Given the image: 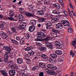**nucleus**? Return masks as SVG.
I'll return each mask as SVG.
<instances>
[{
	"label": "nucleus",
	"mask_w": 76,
	"mask_h": 76,
	"mask_svg": "<svg viewBox=\"0 0 76 76\" xmlns=\"http://www.w3.org/2000/svg\"><path fill=\"white\" fill-rule=\"evenodd\" d=\"M50 55L51 57L49 58V62L50 63H54L56 62L57 61L56 58L57 57V55L54 54H51Z\"/></svg>",
	"instance_id": "obj_1"
},
{
	"label": "nucleus",
	"mask_w": 76,
	"mask_h": 76,
	"mask_svg": "<svg viewBox=\"0 0 76 76\" xmlns=\"http://www.w3.org/2000/svg\"><path fill=\"white\" fill-rule=\"evenodd\" d=\"M22 23V25H20L18 27V28L22 31L25 30V27H26V24H27L26 22H23Z\"/></svg>",
	"instance_id": "obj_2"
},
{
	"label": "nucleus",
	"mask_w": 76,
	"mask_h": 76,
	"mask_svg": "<svg viewBox=\"0 0 76 76\" xmlns=\"http://www.w3.org/2000/svg\"><path fill=\"white\" fill-rule=\"evenodd\" d=\"M55 44L56 47H57L59 49H61L63 48V46L61 45V44L58 41H56L55 42Z\"/></svg>",
	"instance_id": "obj_3"
},
{
	"label": "nucleus",
	"mask_w": 76,
	"mask_h": 76,
	"mask_svg": "<svg viewBox=\"0 0 76 76\" xmlns=\"http://www.w3.org/2000/svg\"><path fill=\"white\" fill-rule=\"evenodd\" d=\"M37 35L40 36L41 38H45L47 35V32H38L37 33Z\"/></svg>",
	"instance_id": "obj_4"
},
{
	"label": "nucleus",
	"mask_w": 76,
	"mask_h": 76,
	"mask_svg": "<svg viewBox=\"0 0 76 76\" xmlns=\"http://www.w3.org/2000/svg\"><path fill=\"white\" fill-rule=\"evenodd\" d=\"M61 22L64 26H69V22L67 20H62L61 21Z\"/></svg>",
	"instance_id": "obj_5"
},
{
	"label": "nucleus",
	"mask_w": 76,
	"mask_h": 76,
	"mask_svg": "<svg viewBox=\"0 0 76 76\" xmlns=\"http://www.w3.org/2000/svg\"><path fill=\"white\" fill-rule=\"evenodd\" d=\"M61 15H59L58 16H57V17L53 18H52V21L53 23H56V22H58V17H61Z\"/></svg>",
	"instance_id": "obj_6"
},
{
	"label": "nucleus",
	"mask_w": 76,
	"mask_h": 76,
	"mask_svg": "<svg viewBox=\"0 0 76 76\" xmlns=\"http://www.w3.org/2000/svg\"><path fill=\"white\" fill-rule=\"evenodd\" d=\"M56 29H61L63 28V25L61 23H58L56 25Z\"/></svg>",
	"instance_id": "obj_7"
},
{
	"label": "nucleus",
	"mask_w": 76,
	"mask_h": 76,
	"mask_svg": "<svg viewBox=\"0 0 76 76\" xmlns=\"http://www.w3.org/2000/svg\"><path fill=\"white\" fill-rule=\"evenodd\" d=\"M4 50L7 52L8 54L10 53V51H11V48L10 47L8 46H6L4 48Z\"/></svg>",
	"instance_id": "obj_8"
},
{
	"label": "nucleus",
	"mask_w": 76,
	"mask_h": 76,
	"mask_svg": "<svg viewBox=\"0 0 76 76\" xmlns=\"http://www.w3.org/2000/svg\"><path fill=\"white\" fill-rule=\"evenodd\" d=\"M9 73L10 76H14L15 75L16 72L15 71V70H10L9 71Z\"/></svg>",
	"instance_id": "obj_9"
},
{
	"label": "nucleus",
	"mask_w": 76,
	"mask_h": 76,
	"mask_svg": "<svg viewBox=\"0 0 76 76\" xmlns=\"http://www.w3.org/2000/svg\"><path fill=\"white\" fill-rule=\"evenodd\" d=\"M25 15L28 17H33L34 18L35 16V15L33 14L27 12L25 13Z\"/></svg>",
	"instance_id": "obj_10"
},
{
	"label": "nucleus",
	"mask_w": 76,
	"mask_h": 76,
	"mask_svg": "<svg viewBox=\"0 0 76 76\" xmlns=\"http://www.w3.org/2000/svg\"><path fill=\"white\" fill-rule=\"evenodd\" d=\"M53 8H55L57 9H59L60 8V6H59L58 4H53Z\"/></svg>",
	"instance_id": "obj_11"
},
{
	"label": "nucleus",
	"mask_w": 76,
	"mask_h": 76,
	"mask_svg": "<svg viewBox=\"0 0 76 76\" xmlns=\"http://www.w3.org/2000/svg\"><path fill=\"white\" fill-rule=\"evenodd\" d=\"M17 63H18L20 64H23V63H22L23 62V59L22 58H18L17 59Z\"/></svg>",
	"instance_id": "obj_12"
},
{
	"label": "nucleus",
	"mask_w": 76,
	"mask_h": 76,
	"mask_svg": "<svg viewBox=\"0 0 76 76\" xmlns=\"http://www.w3.org/2000/svg\"><path fill=\"white\" fill-rule=\"evenodd\" d=\"M39 50L40 51H42L43 52H46L47 50V48L43 46L39 48Z\"/></svg>",
	"instance_id": "obj_13"
},
{
	"label": "nucleus",
	"mask_w": 76,
	"mask_h": 76,
	"mask_svg": "<svg viewBox=\"0 0 76 76\" xmlns=\"http://www.w3.org/2000/svg\"><path fill=\"white\" fill-rule=\"evenodd\" d=\"M11 42L12 43H13L14 44H15L16 45H19V42L18 41H16V40H15V39H11Z\"/></svg>",
	"instance_id": "obj_14"
},
{
	"label": "nucleus",
	"mask_w": 76,
	"mask_h": 76,
	"mask_svg": "<svg viewBox=\"0 0 76 76\" xmlns=\"http://www.w3.org/2000/svg\"><path fill=\"white\" fill-rule=\"evenodd\" d=\"M35 27L34 26H32L29 27V31L30 32H33L35 30Z\"/></svg>",
	"instance_id": "obj_15"
},
{
	"label": "nucleus",
	"mask_w": 76,
	"mask_h": 76,
	"mask_svg": "<svg viewBox=\"0 0 76 76\" xmlns=\"http://www.w3.org/2000/svg\"><path fill=\"white\" fill-rule=\"evenodd\" d=\"M18 18L20 22H22L23 20V17L22 14H20L18 16Z\"/></svg>",
	"instance_id": "obj_16"
},
{
	"label": "nucleus",
	"mask_w": 76,
	"mask_h": 76,
	"mask_svg": "<svg viewBox=\"0 0 76 76\" xmlns=\"http://www.w3.org/2000/svg\"><path fill=\"white\" fill-rule=\"evenodd\" d=\"M46 19L44 18H39L38 20V21L39 23H42L44 22H45V21Z\"/></svg>",
	"instance_id": "obj_17"
},
{
	"label": "nucleus",
	"mask_w": 76,
	"mask_h": 76,
	"mask_svg": "<svg viewBox=\"0 0 76 76\" xmlns=\"http://www.w3.org/2000/svg\"><path fill=\"white\" fill-rule=\"evenodd\" d=\"M45 24L46 26H52V23L50 21H47L45 23Z\"/></svg>",
	"instance_id": "obj_18"
},
{
	"label": "nucleus",
	"mask_w": 76,
	"mask_h": 76,
	"mask_svg": "<svg viewBox=\"0 0 76 76\" xmlns=\"http://www.w3.org/2000/svg\"><path fill=\"white\" fill-rule=\"evenodd\" d=\"M33 49V47L31 46H30L29 47H28L25 48V50L26 51H28V52L29 53V52Z\"/></svg>",
	"instance_id": "obj_19"
},
{
	"label": "nucleus",
	"mask_w": 76,
	"mask_h": 76,
	"mask_svg": "<svg viewBox=\"0 0 76 76\" xmlns=\"http://www.w3.org/2000/svg\"><path fill=\"white\" fill-rule=\"evenodd\" d=\"M30 23L32 25H35L37 23V21L34 20H31L30 21Z\"/></svg>",
	"instance_id": "obj_20"
},
{
	"label": "nucleus",
	"mask_w": 76,
	"mask_h": 76,
	"mask_svg": "<svg viewBox=\"0 0 76 76\" xmlns=\"http://www.w3.org/2000/svg\"><path fill=\"white\" fill-rule=\"evenodd\" d=\"M25 40L24 38H22L20 41V44L21 45H24Z\"/></svg>",
	"instance_id": "obj_21"
},
{
	"label": "nucleus",
	"mask_w": 76,
	"mask_h": 76,
	"mask_svg": "<svg viewBox=\"0 0 76 76\" xmlns=\"http://www.w3.org/2000/svg\"><path fill=\"white\" fill-rule=\"evenodd\" d=\"M4 25H5V22L3 21H1L0 22V27L3 29Z\"/></svg>",
	"instance_id": "obj_22"
},
{
	"label": "nucleus",
	"mask_w": 76,
	"mask_h": 76,
	"mask_svg": "<svg viewBox=\"0 0 76 76\" xmlns=\"http://www.w3.org/2000/svg\"><path fill=\"white\" fill-rule=\"evenodd\" d=\"M0 72L3 76H7V73L4 70H1Z\"/></svg>",
	"instance_id": "obj_23"
},
{
	"label": "nucleus",
	"mask_w": 76,
	"mask_h": 76,
	"mask_svg": "<svg viewBox=\"0 0 76 76\" xmlns=\"http://www.w3.org/2000/svg\"><path fill=\"white\" fill-rule=\"evenodd\" d=\"M37 13L39 15H44V11L43 10H38L37 12Z\"/></svg>",
	"instance_id": "obj_24"
},
{
	"label": "nucleus",
	"mask_w": 76,
	"mask_h": 76,
	"mask_svg": "<svg viewBox=\"0 0 76 76\" xmlns=\"http://www.w3.org/2000/svg\"><path fill=\"white\" fill-rule=\"evenodd\" d=\"M41 56L42 58H44V59H46V60H48V56L46 55L42 54Z\"/></svg>",
	"instance_id": "obj_25"
},
{
	"label": "nucleus",
	"mask_w": 76,
	"mask_h": 76,
	"mask_svg": "<svg viewBox=\"0 0 76 76\" xmlns=\"http://www.w3.org/2000/svg\"><path fill=\"white\" fill-rule=\"evenodd\" d=\"M15 16V12L11 10L10 12V17H13Z\"/></svg>",
	"instance_id": "obj_26"
},
{
	"label": "nucleus",
	"mask_w": 76,
	"mask_h": 76,
	"mask_svg": "<svg viewBox=\"0 0 76 76\" xmlns=\"http://www.w3.org/2000/svg\"><path fill=\"white\" fill-rule=\"evenodd\" d=\"M39 67H40L42 68H45V63L41 62L39 64Z\"/></svg>",
	"instance_id": "obj_27"
},
{
	"label": "nucleus",
	"mask_w": 76,
	"mask_h": 76,
	"mask_svg": "<svg viewBox=\"0 0 76 76\" xmlns=\"http://www.w3.org/2000/svg\"><path fill=\"white\" fill-rule=\"evenodd\" d=\"M55 53L56 54H58V55H61L63 54L62 51L59 50H56L55 51Z\"/></svg>",
	"instance_id": "obj_28"
},
{
	"label": "nucleus",
	"mask_w": 76,
	"mask_h": 76,
	"mask_svg": "<svg viewBox=\"0 0 76 76\" xmlns=\"http://www.w3.org/2000/svg\"><path fill=\"white\" fill-rule=\"evenodd\" d=\"M48 74L51 75H55V72L53 71H49L47 72Z\"/></svg>",
	"instance_id": "obj_29"
},
{
	"label": "nucleus",
	"mask_w": 76,
	"mask_h": 76,
	"mask_svg": "<svg viewBox=\"0 0 76 76\" xmlns=\"http://www.w3.org/2000/svg\"><path fill=\"white\" fill-rule=\"evenodd\" d=\"M24 36L25 37L26 39H29V38L31 37L29 34L28 33H25L24 34Z\"/></svg>",
	"instance_id": "obj_30"
},
{
	"label": "nucleus",
	"mask_w": 76,
	"mask_h": 76,
	"mask_svg": "<svg viewBox=\"0 0 76 76\" xmlns=\"http://www.w3.org/2000/svg\"><path fill=\"white\" fill-rule=\"evenodd\" d=\"M7 34H9L10 35H12V32L9 30V28H7L6 30Z\"/></svg>",
	"instance_id": "obj_31"
},
{
	"label": "nucleus",
	"mask_w": 76,
	"mask_h": 76,
	"mask_svg": "<svg viewBox=\"0 0 76 76\" xmlns=\"http://www.w3.org/2000/svg\"><path fill=\"white\" fill-rule=\"evenodd\" d=\"M46 46L48 47H49L50 49L53 48V45L50 43H47Z\"/></svg>",
	"instance_id": "obj_32"
},
{
	"label": "nucleus",
	"mask_w": 76,
	"mask_h": 76,
	"mask_svg": "<svg viewBox=\"0 0 76 76\" xmlns=\"http://www.w3.org/2000/svg\"><path fill=\"white\" fill-rule=\"evenodd\" d=\"M11 29L13 33V32H15V33H17V30L16 29V28H15L14 27H12Z\"/></svg>",
	"instance_id": "obj_33"
},
{
	"label": "nucleus",
	"mask_w": 76,
	"mask_h": 76,
	"mask_svg": "<svg viewBox=\"0 0 76 76\" xmlns=\"http://www.w3.org/2000/svg\"><path fill=\"white\" fill-rule=\"evenodd\" d=\"M3 62V60H2V58H0V66L1 67H3L4 65Z\"/></svg>",
	"instance_id": "obj_34"
},
{
	"label": "nucleus",
	"mask_w": 76,
	"mask_h": 76,
	"mask_svg": "<svg viewBox=\"0 0 76 76\" xmlns=\"http://www.w3.org/2000/svg\"><path fill=\"white\" fill-rule=\"evenodd\" d=\"M47 67L48 68H49V69H52L53 67V65L51 64H48L47 65Z\"/></svg>",
	"instance_id": "obj_35"
},
{
	"label": "nucleus",
	"mask_w": 76,
	"mask_h": 76,
	"mask_svg": "<svg viewBox=\"0 0 76 76\" xmlns=\"http://www.w3.org/2000/svg\"><path fill=\"white\" fill-rule=\"evenodd\" d=\"M52 31L54 32V33H58V34H59V33H60V31H59L56 30L55 29H52Z\"/></svg>",
	"instance_id": "obj_36"
},
{
	"label": "nucleus",
	"mask_w": 76,
	"mask_h": 76,
	"mask_svg": "<svg viewBox=\"0 0 76 76\" xmlns=\"http://www.w3.org/2000/svg\"><path fill=\"white\" fill-rule=\"evenodd\" d=\"M3 38L5 39V38H6L7 37V33H5L4 32V33H3V34L2 35Z\"/></svg>",
	"instance_id": "obj_37"
},
{
	"label": "nucleus",
	"mask_w": 76,
	"mask_h": 76,
	"mask_svg": "<svg viewBox=\"0 0 76 76\" xmlns=\"http://www.w3.org/2000/svg\"><path fill=\"white\" fill-rule=\"evenodd\" d=\"M72 44V45L74 46L75 48H76V39H75V40L73 41Z\"/></svg>",
	"instance_id": "obj_38"
},
{
	"label": "nucleus",
	"mask_w": 76,
	"mask_h": 76,
	"mask_svg": "<svg viewBox=\"0 0 76 76\" xmlns=\"http://www.w3.org/2000/svg\"><path fill=\"white\" fill-rule=\"evenodd\" d=\"M46 16H47L48 18H49L50 17V18H52L53 16V15H50V14H48V13H46L45 14Z\"/></svg>",
	"instance_id": "obj_39"
},
{
	"label": "nucleus",
	"mask_w": 76,
	"mask_h": 76,
	"mask_svg": "<svg viewBox=\"0 0 76 76\" xmlns=\"http://www.w3.org/2000/svg\"><path fill=\"white\" fill-rule=\"evenodd\" d=\"M44 4H50V1L47 0H45L44 1Z\"/></svg>",
	"instance_id": "obj_40"
},
{
	"label": "nucleus",
	"mask_w": 76,
	"mask_h": 76,
	"mask_svg": "<svg viewBox=\"0 0 76 76\" xmlns=\"http://www.w3.org/2000/svg\"><path fill=\"white\" fill-rule=\"evenodd\" d=\"M68 31L69 33H72L73 32V29L72 28H69L68 30Z\"/></svg>",
	"instance_id": "obj_41"
},
{
	"label": "nucleus",
	"mask_w": 76,
	"mask_h": 76,
	"mask_svg": "<svg viewBox=\"0 0 76 76\" xmlns=\"http://www.w3.org/2000/svg\"><path fill=\"white\" fill-rule=\"evenodd\" d=\"M37 66H35L32 68L31 70L33 71H35V70H37Z\"/></svg>",
	"instance_id": "obj_42"
},
{
	"label": "nucleus",
	"mask_w": 76,
	"mask_h": 76,
	"mask_svg": "<svg viewBox=\"0 0 76 76\" xmlns=\"http://www.w3.org/2000/svg\"><path fill=\"white\" fill-rule=\"evenodd\" d=\"M64 14L66 16H69V14H68V13L66 11H64Z\"/></svg>",
	"instance_id": "obj_43"
},
{
	"label": "nucleus",
	"mask_w": 76,
	"mask_h": 76,
	"mask_svg": "<svg viewBox=\"0 0 76 76\" xmlns=\"http://www.w3.org/2000/svg\"><path fill=\"white\" fill-rule=\"evenodd\" d=\"M36 45H37V46H38V47H39V46H41L42 45V44H41L40 42H37L36 43Z\"/></svg>",
	"instance_id": "obj_44"
},
{
	"label": "nucleus",
	"mask_w": 76,
	"mask_h": 76,
	"mask_svg": "<svg viewBox=\"0 0 76 76\" xmlns=\"http://www.w3.org/2000/svg\"><path fill=\"white\" fill-rule=\"evenodd\" d=\"M15 36L16 37V39L17 40H20V37H19V36H18V35H15Z\"/></svg>",
	"instance_id": "obj_45"
},
{
	"label": "nucleus",
	"mask_w": 76,
	"mask_h": 76,
	"mask_svg": "<svg viewBox=\"0 0 76 76\" xmlns=\"http://www.w3.org/2000/svg\"><path fill=\"white\" fill-rule=\"evenodd\" d=\"M53 13L54 14H58V13H57V10H53Z\"/></svg>",
	"instance_id": "obj_46"
},
{
	"label": "nucleus",
	"mask_w": 76,
	"mask_h": 76,
	"mask_svg": "<svg viewBox=\"0 0 76 76\" xmlns=\"http://www.w3.org/2000/svg\"><path fill=\"white\" fill-rule=\"evenodd\" d=\"M8 53H5L4 55V58H8L9 56H8Z\"/></svg>",
	"instance_id": "obj_47"
},
{
	"label": "nucleus",
	"mask_w": 76,
	"mask_h": 76,
	"mask_svg": "<svg viewBox=\"0 0 76 76\" xmlns=\"http://www.w3.org/2000/svg\"><path fill=\"white\" fill-rule=\"evenodd\" d=\"M51 26H46V29H48V30H50V29H52L53 28L52 27H50Z\"/></svg>",
	"instance_id": "obj_48"
},
{
	"label": "nucleus",
	"mask_w": 76,
	"mask_h": 76,
	"mask_svg": "<svg viewBox=\"0 0 76 76\" xmlns=\"http://www.w3.org/2000/svg\"><path fill=\"white\" fill-rule=\"evenodd\" d=\"M12 17H8V18L9 20H14V18H13Z\"/></svg>",
	"instance_id": "obj_49"
},
{
	"label": "nucleus",
	"mask_w": 76,
	"mask_h": 76,
	"mask_svg": "<svg viewBox=\"0 0 76 76\" xmlns=\"http://www.w3.org/2000/svg\"><path fill=\"white\" fill-rule=\"evenodd\" d=\"M39 75V76H44V72H40Z\"/></svg>",
	"instance_id": "obj_50"
},
{
	"label": "nucleus",
	"mask_w": 76,
	"mask_h": 76,
	"mask_svg": "<svg viewBox=\"0 0 76 76\" xmlns=\"http://www.w3.org/2000/svg\"><path fill=\"white\" fill-rule=\"evenodd\" d=\"M53 66L52 69H53V70H57V68L56 66L53 65Z\"/></svg>",
	"instance_id": "obj_51"
},
{
	"label": "nucleus",
	"mask_w": 76,
	"mask_h": 76,
	"mask_svg": "<svg viewBox=\"0 0 76 76\" xmlns=\"http://www.w3.org/2000/svg\"><path fill=\"white\" fill-rule=\"evenodd\" d=\"M70 56H72V57H73L74 56H75V55H74V53L72 52H70Z\"/></svg>",
	"instance_id": "obj_52"
},
{
	"label": "nucleus",
	"mask_w": 76,
	"mask_h": 76,
	"mask_svg": "<svg viewBox=\"0 0 76 76\" xmlns=\"http://www.w3.org/2000/svg\"><path fill=\"white\" fill-rule=\"evenodd\" d=\"M22 76H29V75H26V74L23 73L22 74Z\"/></svg>",
	"instance_id": "obj_53"
},
{
	"label": "nucleus",
	"mask_w": 76,
	"mask_h": 76,
	"mask_svg": "<svg viewBox=\"0 0 76 76\" xmlns=\"http://www.w3.org/2000/svg\"><path fill=\"white\" fill-rule=\"evenodd\" d=\"M53 37L54 38H57V34H53Z\"/></svg>",
	"instance_id": "obj_54"
},
{
	"label": "nucleus",
	"mask_w": 76,
	"mask_h": 76,
	"mask_svg": "<svg viewBox=\"0 0 76 76\" xmlns=\"http://www.w3.org/2000/svg\"><path fill=\"white\" fill-rule=\"evenodd\" d=\"M37 41H43V40H42V39H37Z\"/></svg>",
	"instance_id": "obj_55"
},
{
	"label": "nucleus",
	"mask_w": 76,
	"mask_h": 76,
	"mask_svg": "<svg viewBox=\"0 0 76 76\" xmlns=\"http://www.w3.org/2000/svg\"><path fill=\"white\" fill-rule=\"evenodd\" d=\"M46 41H47L48 40H49L50 39V37H48L44 39Z\"/></svg>",
	"instance_id": "obj_56"
},
{
	"label": "nucleus",
	"mask_w": 76,
	"mask_h": 76,
	"mask_svg": "<svg viewBox=\"0 0 76 76\" xmlns=\"http://www.w3.org/2000/svg\"><path fill=\"white\" fill-rule=\"evenodd\" d=\"M8 58H4V61L5 62H7L8 61Z\"/></svg>",
	"instance_id": "obj_57"
},
{
	"label": "nucleus",
	"mask_w": 76,
	"mask_h": 76,
	"mask_svg": "<svg viewBox=\"0 0 76 76\" xmlns=\"http://www.w3.org/2000/svg\"><path fill=\"white\" fill-rule=\"evenodd\" d=\"M69 15L70 17V18H73V15H72V14L71 12H70L69 13Z\"/></svg>",
	"instance_id": "obj_58"
},
{
	"label": "nucleus",
	"mask_w": 76,
	"mask_h": 76,
	"mask_svg": "<svg viewBox=\"0 0 76 76\" xmlns=\"http://www.w3.org/2000/svg\"><path fill=\"white\" fill-rule=\"evenodd\" d=\"M69 6H70L71 8H72L73 9H74V8H73V6L72 5V4H69Z\"/></svg>",
	"instance_id": "obj_59"
},
{
	"label": "nucleus",
	"mask_w": 76,
	"mask_h": 76,
	"mask_svg": "<svg viewBox=\"0 0 76 76\" xmlns=\"http://www.w3.org/2000/svg\"><path fill=\"white\" fill-rule=\"evenodd\" d=\"M3 15L0 14V19H3Z\"/></svg>",
	"instance_id": "obj_60"
},
{
	"label": "nucleus",
	"mask_w": 76,
	"mask_h": 76,
	"mask_svg": "<svg viewBox=\"0 0 76 76\" xmlns=\"http://www.w3.org/2000/svg\"><path fill=\"white\" fill-rule=\"evenodd\" d=\"M18 67V65H16V64H15V65H14V69H15V68H17Z\"/></svg>",
	"instance_id": "obj_61"
},
{
	"label": "nucleus",
	"mask_w": 76,
	"mask_h": 76,
	"mask_svg": "<svg viewBox=\"0 0 76 76\" xmlns=\"http://www.w3.org/2000/svg\"><path fill=\"white\" fill-rule=\"evenodd\" d=\"M28 53H34V51H33V50H32L30 51L29 52H28Z\"/></svg>",
	"instance_id": "obj_62"
},
{
	"label": "nucleus",
	"mask_w": 76,
	"mask_h": 76,
	"mask_svg": "<svg viewBox=\"0 0 76 76\" xmlns=\"http://www.w3.org/2000/svg\"><path fill=\"white\" fill-rule=\"evenodd\" d=\"M59 1L60 3H63V0H59Z\"/></svg>",
	"instance_id": "obj_63"
},
{
	"label": "nucleus",
	"mask_w": 76,
	"mask_h": 76,
	"mask_svg": "<svg viewBox=\"0 0 76 76\" xmlns=\"http://www.w3.org/2000/svg\"><path fill=\"white\" fill-rule=\"evenodd\" d=\"M9 67H11V68H13L14 67H13L12 66V64H10L9 65Z\"/></svg>",
	"instance_id": "obj_64"
}]
</instances>
